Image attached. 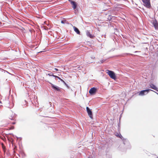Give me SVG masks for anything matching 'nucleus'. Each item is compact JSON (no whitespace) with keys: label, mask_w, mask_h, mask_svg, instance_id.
Here are the masks:
<instances>
[{"label":"nucleus","mask_w":158,"mask_h":158,"mask_svg":"<svg viewBox=\"0 0 158 158\" xmlns=\"http://www.w3.org/2000/svg\"><path fill=\"white\" fill-rule=\"evenodd\" d=\"M107 73L108 74L110 77L113 79H115L116 78L115 73L113 71L107 70H106Z\"/></svg>","instance_id":"1"},{"label":"nucleus","mask_w":158,"mask_h":158,"mask_svg":"<svg viewBox=\"0 0 158 158\" xmlns=\"http://www.w3.org/2000/svg\"><path fill=\"white\" fill-rule=\"evenodd\" d=\"M150 91H153L152 89H148L141 91L139 93V95L140 96H143L147 94Z\"/></svg>","instance_id":"2"},{"label":"nucleus","mask_w":158,"mask_h":158,"mask_svg":"<svg viewBox=\"0 0 158 158\" xmlns=\"http://www.w3.org/2000/svg\"><path fill=\"white\" fill-rule=\"evenodd\" d=\"M144 5L148 8H150L151 7V5L150 2V0H142Z\"/></svg>","instance_id":"3"},{"label":"nucleus","mask_w":158,"mask_h":158,"mask_svg":"<svg viewBox=\"0 0 158 158\" xmlns=\"http://www.w3.org/2000/svg\"><path fill=\"white\" fill-rule=\"evenodd\" d=\"M86 111L89 117L91 118H93L92 112L91 110L88 107H86Z\"/></svg>","instance_id":"4"},{"label":"nucleus","mask_w":158,"mask_h":158,"mask_svg":"<svg viewBox=\"0 0 158 158\" xmlns=\"http://www.w3.org/2000/svg\"><path fill=\"white\" fill-rule=\"evenodd\" d=\"M97 91V89L95 87L91 88L89 91V93L91 95H93L95 94Z\"/></svg>","instance_id":"5"},{"label":"nucleus","mask_w":158,"mask_h":158,"mask_svg":"<svg viewBox=\"0 0 158 158\" xmlns=\"http://www.w3.org/2000/svg\"><path fill=\"white\" fill-rule=\"evenodd\" d=\"M51 86L52 88L53 89L55 90L58 91H60L61 90V88L59 87L58 86L52 84H51Z\"/></svg>","instance_id":"6"},{"label":"nucleus","mask_w":158,"mask_h":158,"mask_svg":"<svg viewBox=\"0 0 158 158\" xmlns=\"http://www.w3.org/2000/svg\"><path fill=\"white\" fill-rule=\"evenodd\" d=\"M69 1L71 3L72 5L73 6L72 7L74 9H75L77 6V4L76 2L72 0H69Z\"/></svg>","instance_id":"7"},{"label":"nucleus","mask_w":158,"mask_h":158,"mask_svg":"<svg viewBox=\"0 0 158 158\" xmlns=\"http://www.w3.org/2000/svg\"><path fill=\"white\" fill-rule=\"evenodd\" d=\"M119 137L120 138L122 139L123 141V143L125 145L126 143L129 144V142L126 139H124L123 137L122 136V135L120 134V135H118Z\"/></svg>","instance_id":"8"},{"label":"nucleus","mask_w":158,"mask_h":158,"mask_svg":"<svg viewBox=\"0 0 158 158\" xmlns=\"http://www.w3.org/2000/svg\"><path fill=\"white\" fill-rule=\"evenodd\" d=\"M86 35L87 36L90 37V38H93L94 37L93 35L91 34L89 31L87 30L86 31Z\"/></svg>","instance_id":"9"},{"label":"nucleus","mask_w":158,"mask_h":158,"mask_svg":"<svg viewBox=\"0 0 158 158\" xmlns=\"http://www.w3.org/2000/svg\"><path fill=\"white\" fill-rule=\"evenodd\" d=\"M150 88H152L153 89L156 90L157 88H156V86L152 84H150L149 85Z\"/></svg>","instance_id":"10"},{"label":"nucleus","mask_w":158,"mask_h":158,"mask_svg":"<svg viewBox=\"0 0 158 158\" xmlns=\"http://www.w3.org/2000/svg\"><path fill=\"white\" fill-rule=\"evenodd\" d=\"M74 31L78 34H80V32L79 29L75 27H73Z\"/></svg>","instance_id":"11"},{"label":"nucleus","mask_w":158,"mask_h":158,"mask_svg":"<svg viewBox=\"0 0 158 158\" xmlns=\"http://www.w3.org/2000/svg\"><path fill=\"white\" fill-rule=\"evenodd\" d=\"M15 114L12 113L11 115L9 117V118L11 120H14L15 118Z\"/></svg>","instance_id":"12"},{"label":"nucleus","mask_w":158,"mask_h":158,"mask_svg":"<svg viewBox=\"0 0 158 158\" xmlns=\"http://www.w3.org/2000/svg\"><path fill=\"white\" fill-rule=\"evenodd\" d=\"M154 26L156 29H158V24L157 23H155L154 24Z\"/></svg>","instance_id":"13"},{"label":"nucleus","mask_w":158,"mask_h":158,"mask_svg":"<svg viewBox=\"0 0 158 158\" xmlns=\"http://www.w3.org/2000/svg\"><path fill=\"white\" fill-rule=\"evenodd\" d=\"M48 75L49 76H53V74L52 72H49V73H48Z\"/></svg>","instance_id":"14"},{"label":"nucleus","mask_w":158,"mask_h":158,"mask_svg":"<svg viewBox=\"0 0 158 158\" xmlns=\"http://www.w3.org/2000/svg\"><path fill=\"white\" fill-rule=\"evenodd\" d=\"M105 60H100V62H99V63H103L105 61Z\"/></svg>","instance_id":"15"},{"label":"nucleus","mask_w":158,"mask_h":158,"mask_svg":"<svg viewBox=\"0 0 158 158\" xmlns=\"http://www.w3.org/2000/svg\"><path fill=\"white\" fill-rule=\"evenodd\" d=\"M58 69L56 68H55L53 70V72H55L56 71H58Z\"/></svg>","instance_id":"16"},{"label":"nucleus","mask_w":158,"mask_h":158,"mask_svg":"<svg viewBox=\"0 0 158 158\" xmlns=\"http://www.w3.org/2000/svg\"><path fill=\"white\" fill-rule=\"evenodd\" d=\"M2 148H3V151H4V152H5V147L4 146L2 145Z\"/></svg>","instance_id":"17"},{"label":"nucleus","mask_w":158,"mask_h":158,"mask_svg":"<svg viewBox=\"0 0 158 158\" xmlns=\"http://www.w3.org/2000/svg\"><path fill=\"white\" fill-rule=\"evenodd\" d=\"M53 77H55L56 78H57V77H58V76L53 75Z\"/></svg>","instance_id":"18"},{"label":"nucleus","mask_w":158,"mask_h":158,"mask_svg":"<svg viewBox=\"0 0 158 158\" xmlns=\"http://www.w3.org/2000/svg\"><path fill=\"white\" fill-rule=\"evenodd\" d=\"M14 126H11L10 128V129H14Z\"/></svg>","instance_id":"19"},{"label":"nucleus","mask_w":158,"mask_h":158,"mask_svg":"<svg viewBox=\"0 0 158 158\" xmlns=\"http://www.w3.org/2000/svg\"><path fill=\"white\" fill-rule=\"evenodd\" d=\"M60 80L61 81H62L63 83L64 82L62 79H61V78L60 79Z\"/></svg>","instance_id":"20"},{"label":"nucleus","mask_w":158,"mask_h":158,"mask_svg":"<svg viewBox=\"0 0 158 158\" xmlns=\"http://www.w3.org/2000/svg\"><path fill=\"white\" fill-rule=\"evenodd\" d=\"M118 135H119L118 134V133H117L116 135L117 136V137H119V136H118Z\"/></svg>","instance_id":"21"},{"label":"nucleus","mask_w":158,"mask_h":158,"mask_svg":"<svg viewBox=\"0 0 158 158\" xmlns=\"http://www.w3.org/2000/svg\"><path fill=\"white\" fill-rule=\"evenodd\" d=\"M61 23H64V22L63 21H61Z\"/></svg>","instance_id":"22"},{"label":"nucleus","mask_w":158,"mask_h":158,"mask_svg":"<svg viewBox=\"0 0 158 158\" xmlns=\"http://www.w3.org/2000/svg\"><path fill=\"white\" fill-rule=\"evenodd\" d=\"M64 84H65V85H67V84H66V83H65V82H64Z\"/></svg>","instance_id":"23"},{"label":"nucleus","mask_w":158,"mask_h":158,"mask_svg":"<svg viewBox=\"0 0 158 158\" xmlns=\"http://www.w3.org/2000/svg\"><path fill=\"white\" fill-rule=\"evenodd\" d=\"M91 58L92 59H94L95 58V57H91Z\"/></svg>","instance_id":"24"},{"label":"nucleus","mask_w":158,"mask_h":158,"mask_svg":"<svg viewBox=\"0 0 158 158\" xmlns=\"http://www.w3.org/2000/svg\"><path fill=\"white\" fill-rule=\"evenodd\" d=\"M57 78H58L59 80L60 79V77H57Z\"/></svg>","instance_id":"25"},{"label":"nucleus","mask_w":158,"mask_h":158,"mask_svg":"<svg viewBox=\"0 0 158 158\" xmlns=\"http://www.w3.org/2000/svg\"><path fill=\"white\" fill-rule=\"evenodd\" d=\"M12 124H15V122H13L12 123Z\"/></svg>","instance_id":"26"},{"label":"nucleus","mask_w":158,"mask_h":158,"mask_svg":"<svg viewBox=\"0 0 158 158\" xmlns=\"http://www.w3.org/2000/svg\"><path fill=\"white\" fill-rule=\"evenodd\" d=\"M68 88H69V86L68 85H66Z\"/></svg>","instance_id":"27"},{"label":"nucleus","mask_w":158,"mask_h":158,"mask_svg":"<svg viewBox=\"0 0 158 158\" xmlns=\"http://www.w3.org/2000/svg\"><path fill=\"white\" fill-rule=\"evenodd\" d=\"M156 91H157L158 92V89L157 88V89L156 90Z\"/></svg>","instance_id":"28"},{"label":"nucleus","mask_w":158,"mask_h":158,"mask_svg":"<svg viewBox=\"0 0 158 158\" xmlns=\"http://www.w3.org/2000/svg\"><path fill=\"white\" fill-rule=\"evenodd\" d=\"M156 94L158 95V93H156Z\"/></svg>","instance_id":"29"},{"label":"nucleus","mask_w":158,"mask_h":158,"mask_svg":"<svg viewBox=\"0 0 158 158\" xmlns=\"http://www.w3.org/2000/svg\"><path fill=\"white\" fill-rule=\"evenodd\" d=\"M154 92H155V93H156V92H155V91H154Z\"/></svg>","instance_id":"30"},{"label":"nucleus","mask_w":158,"mask_h":158,"mask_svg":"<svg viewBox=\"0 0 158 158\" xmlns=\"http://www.w3.org/2000/svg\"><path fill=\"white\" fill-rule=\"evenodd\" d=\"M154 92H155V93H156V92H155V91H154Z\"/></svg>","instance_id":"31"}]
</instances>
